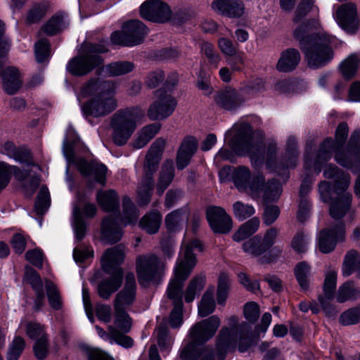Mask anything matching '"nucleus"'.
Returning <instances> with one entry per match:
<instances>
[{"mask_svg": "<svg viewBox=\"0 0 360 360\" xmlns=\"http://www.w3.org/2000/svg\"><path fill=\"white\" fill-rule=\"evenodd\" d=\"M162 221V215L158 211H152L144 215L140 222L139 226L148 233L153 234L160 229Z\"/></svg>", "mask_w": 360, "mask_h": 360, "instance_id": "obj_36", "label": "nucleus"}, {"mask_svg": "<svg viewBox=\"0 0 360 360\" xmlns=\"http://www.w3.org/2000/svg\"><path fill=\"white\" fill-rule=\"evenodd\" d=\"M337 271L330 270L327 272L323 284V293L328 299L334 297V290L336 288Z\"/></svg>", "mask_w": 360, "mask_h": 360, "instance_id": "obj_55", "label": "nucleus"}, {"mask_svg": "<svg viewBox=\"0 0 360 360\" xmlns=\"http://www.w3.org/2000/svg\"><path fill=\"white\" fill-rule=\"evenodd\" d=\"M136 300V281L132 273L127 274L124 288L119 292L114 301V309L126 310Z\"/></svg>", "mask_w": 360, "mask_h": 360, "instance_id": "obj_22", "label": "nucleus"}, {"mask_svg": "<svg viewBox=\"0 0 360 360\" xmlns=\"http://www.w3.org/2000/svg\"><path fill=\"white\" fill-rule=\"evenodd\" d=\"M134 68V65L131 62L118 61L108 65L106 71L110 76H120L131 72Z\"/></svg>", "mask_w": 360, "mask_h": 360, "instance_id": "obj_47", "label": "nucleus"}, {"mask_svg": "<svg viewBox=\"0 0 360 360\" xmlns=\"http://www.w3.org/2000/svg\"><path fill=\"white\" fill-rule=\"evenodd\" d=\"M205 285V276L202 274L196 276L189 282L185 293L184 298L186 302H191L195 299L198 292L202 290Z\"/></svg>", "mask_w": 360, "mask_h": 360, "instance_id": "obj_41", "label": "nucleus"}, {"mask_svg": "<svg viewBox=\"0 0 360 360\" xmlns=\"http://www.w3.org/2000/svg\"><path fill=\"white\" fill-rule=\"evenodd\" d=\"M155 333L161 351L169 349L173 342V339L168 335L167 328L165 326H160L156 328Z\"/></svg>", "mask_w": 360, "mask_h": 360, "instance_id": "obj_54", "label": "nucleus"}, {"mask_svg": "<svg viewBox=\"0 0 360 360\" xmlns=\"http://www.w3.org/2000/svg\"><path fill=\"white\" fill-rule=\"evenodd\" d=\"M140 13L143 18L157 22H165L172 15L169 6L158 0L144 2L141 6Z\"/></svg>", "mask_w": 360, "mask_h": 360, "instance_id": "obj_19", "label": "nucleus"}, {"mask_svg": "<svg viewBox=\"0 0 360 360\" xmlns=\"http://www.w3.org/2000/svg\"><path fill=\"white\" fill-rule=\"evenodd\" d=\"M124 259V248L122 245L109 248L104 252L101 259L102 268L104 271L110 274L111 277L103 280L98 285V292L101 298L108 300L111 294L120 287L123 271L120 265Z\"/></svg>", "mask_w": 360, "mask_h": 360, "instance_id": "obj_8", "label": "nucleus"}, {"mask_svg": "<svg viewBox=\"0 0 360 360\" xmlns=\"http://www.w3.org/2000/svg\"><path fill=\"white\" fill-rule=\"evenodd\" d=\"M233 212L236 218L243 221L253 215L255 210L252 205L237 201L233 205Z\"/></svg>", "mask_w": 360, "mask_h": 360, "instance_id": "obj_51", "label": "nucleus"}, {"mask_svg": "<svg viewBox=\"0 0 360 360\" xmlns=\"http://www.w3.org/2000/svg\"><path fill=\"white\" fill-rule=\"evenodd\" d=\"M220 325V319L215 315L195 323L189 330V341L180 351V356L184 360H213V351L200 345L212 338Z\"/></svg>", "mask_w": 360, "mask_h": 360, "instance_id": "obj_6", "label": "nucleus"}, {"mask_svg": "<svg viewBox=\"0 0 360 360\" xmlns=\"http://www.w3.org/2000/svg\"><path fill=\"white\" fill-rule=\"evenodd\" d=\"M122 207L123 216L120 224L117 223V219L112 215L103 219L101 224V238L103 240L109 243H117L122 236V228L127 224L136 222L139 214L134 203L129 198H123Z\"/></svg>", "mask_w": 360, "mask_h": 360, "instance_id": "obj_10", "label": "nucleus"}, {"mask_svg": "<svg viewBox=\"0 0 360 360\" xmlns=\"http://www.w3.org/2000/svg\"><path fill=\"white\" fill-rule=\"evenodd\" d=\"M312 31L309 22L294 30V37L300 41V48L304 53L307 65L318 69L326 65L333 58L331 49L333 37L326 33L309 34Z\"/></svg>", "mask_w": 360, "mask_h": 360, "instance_id": "obj_3", "label": "nucleus"}, {"mask_svg": "<svg viewBox=\"0 0 360 360\" xmlns=\"http://www.w3.org/2000/svg\"><path fill=\"white\" fill-rule=\"evenodd\" d=\"M160 160V159L151 157V155L149 156L147 154L146 155L145 176L137 189L139 203L141 205H146L150 200L153 189L152 175L156 172Z\"/></svg>", "mask_w": 360, "mask_h": 360, "instance_id": "obj_17", "label": "nucleus"}, {"mask_svg": "<svg viewBox=\"0 0 360 360\" xmlns=\"http://www.w3.org/2000/svg\"><path fill=\"white\" fill-rule=\"evenodd\" d=\"M187 217V212L183 209H179L168 214L165 217V224L169 231H175Z\"/></svg>", "mask_w": 360, "mask_h": 360, "instance_id": "obj_44", "label": "nucleus"}, {"mask_svg": "<svg viewBox=\"0 0 360 360\" xmlns=\"http://www.w3.org/2000/svg\"><path fill=\"white\" fill-rule=\"evenodd\" d=\"M96 199L100 207L105 212H114L117 210L119 199L117 194L113 190L98 192Z\"/></svg>", "mask_w": 360, "mask_h": 360, "instance_id": "obj_30", "label": "nucleus"}, {"mask_svg": "<svg viewBox=\"0 0 360 360\" xmlns=\"http://www.w3.org/2000/svg\"><path fill=\"white\" fill-rule=\"evenodd\" d=\"M301 59L300 53L295 49H288L281 53L276 68L281 72L293 70L299 64Z\"/></svg>", "mask_w": 360, "mask_h": 360, "instance_id": "obj_28", "label": "nucleus"}, {"mask_svg": "<svg viewBox=\"0 0 360 360\" xmlns=\"http://www.w3.org/2000/svg\"><path fill=\"white\" fill-rule=\"evenodd\" d=\"M280 215V209L276 205H268L265 207L262 216L263 223L270 226L274 223Z\"/></svg>", "mask_w": 360, "mask_h": 360, "instance_id": "obj_62", "label": "nucleus"}, {"mask_svg": "<svg viewBox=\"0 0 360 360\" xmlns=\"http://www.w3.org/2000/svg\"><path fill=\"white\" fill-rule=\"evenodd\" d=\"M176 99L169 94L158 89L155 91L153 102L148 110V116L151 120H164L170 116L176 106Z\"/></svg>", "mask_w": 360, "mask_h": 360, "instance_id": "obj_15", "label": "nucleus"}, {"mask_svg": "<svg viewBox=\"0 0 360 360\" xmlns=\"http://www.w3.org/2000/svg\"><path fill=\"white\" fill-rule=\"evenodd\" d=\"M207 219L212 230L215 233H227L232 229V219L222 207L207 208Z\"/></svg>", "mask_w": 360, "mask_h": 360, "instance_id": "obj_20", "label": "nucleus"}, {"mask_svg": "<svg viewBox=\"0 0 360 360\" xmlns=\"http://www.w3.org/2000/svg\"><path fill=\"white\" fill-rule=\"evenodd\" d=\"M359 64L360 60L358 56L352 54L341 63L340 69L345 78L350 79L356 75Z\"/></svg>", "mask_w": 360, "mask_h": 360, "instance_id": "obj_42", "label": "nucleus"}, {"mask_svg": "<svg viewBox=\"0 0 360 360\" xmlns=\"http://www.w3.org/2000/svg\"><path fill=\"white\" fill-rule=\"evenodd\" d=\"M50 196L49 191L45 187H41L35 202L34 208L38 214H43L49 205Z\"/></svg>", "mask_w": 360, "mask_h": 360, "instance_id": "obj_56", "label": "nucleus"}, {"mask_svg": "<svg viewBox=\"0 0 360 360\" xmlns=\"http://www.w3.org/2000/svg\"><path fill=\"white\" fill-rule=\"evenodd\" d=\"M214 100L219 107L225 110H233L245 101V98L243 96L240 90L228 88L219 92Z\"/></svg>", "mask_w": 360, "mask_h": 360, "instance_id": "obj_24", "label": "nucleus"}, {"mask_svg": "<svg viewBox=\"0 0 360 360\" xmlns=\"http://www.w3.org/2000/svg\"><path fill=\"white\" fill-rule=\"evenodd\" d=\"M115 90L116 84L112 80H89L80 91L83 97H91L82 107L84 114L100 117L112 112L117 107Z\"/></svg>", "mask_w": 360, "mask_h": 360, "instance_id": "obj_4", "label": "nucleus"}, {"mask_svg": "<svg viewBox=\"0 0 360 360\" xmlns=\"http://www.w3.org/2000/svg\"><path fill=\"white\" fill-rule=\"evenodd\" d=\"M264 89L265 86L263 79L261 78H255L244 83L240 89V91L246 100L262 92Z\"/></svg>", "mask_w": 360, "mask_h": 360, "instance_id": "obj_40", "label": "nucleus"}, {"mask_svg": "<svg viewBox=\"0 0 360 360\" xmlns=\"http://www.w3.org/2000/svg\"><path fill=\"white\" fill-rule=\"evenodd\" d=\"M148 30L145 25L138 20L124 23L122 32H114L111 34V41L114 44L133 46L141 44Z\"/></svg>", "mask_w": 360, "mask_h": 360, "instance_id": "obj_13", "label": "nucleus"}, {"mask_svg": "<svg viewBox=\"0 0 360 360\" xmlns=\"http://www.w3.org/2000/svg\"><path fill=\"white\" fill-rule=\"evenodd\" d=\"M243 312L246 320L250 323H254L259 316V307L255 302H248L244 306Z\"/></svg>", "mask_w": 360, "mask_h": 360, "instance_id": "obj_60", "label": "nucleus"}, {"mask_svg": "<svg viewBox=\"0 0 360 360\" xmlns=\"http://www.w3.org/2000/svg\"><path fill=\"white\" fill-rule=\"evenodd\" d=\"M67 27L65 14L63 12L56 13L52 15L41 27V30L49 36L57 34Z\"/></svg>", "mask_w": 360, "mask_h": 360, "instance_id": "obj_33", "label": "nucleus"}, {"mask_svg": "<svg viewBox=\"0 0 360 360\" xmlns=\"http://www.w3.org/2000/svg\"><path fill=\"white\" fill-rule=\"evenodd\" d=\"M197 148L198 141L195 137L188 136L183 139L176 154V163L178 169L181 170L189 164Z\"/></svg>", "mask_w": 360, "mask_h": 360, "instance_id": "obj_25", "label": "nucleus"}, {"mask_svg": "<svg viewBox=\"0 0 360 360\" xmlns=\"http://www.w3.org/2000/svg\"><path fill=\"white\" fill-rule=\"evenodd\" d=\"M84 53L72 58L68 65V71L74 75L83 76L92 71L103 62L98 53H105L108 48L105 44H86Z\"/></svg>", "mask_w": 360, "mask_h": 360, "instance_id": "obj_12", "label": "nucleus"}, {"mask_svg": "<svg viewBox=\"0 0 360 360\" xmlns=\"http://www.w3.org/2000/svg\"><path fill=\"white\" fill-rule=\"evenodd\" d=\"M339 321L344 326L356 324L360 321V311L357 308L349 309L340 316Z\"/></svg>", "mask_w": 360, "mask_h": 360, "instance_id": "obj_59", "label": "nucleus"}, {"mask_svg": "<svg viewBox=\"0 0 360 360\" xmlns=\"http://www.w3.org/2000/svg\"><path fill=\"white\" fill-rule=\"evenodd\" d=\"M232 181L240 192L248 193L250 195H257L262 191L263 175L256 174L252 175L250 169L243 165L235 167L231 175Z\"/></svg>", "mask_w": 360, "mask_h": 360, "instance_id": "obj_14", "label": "nucleus"}, {"mask_svg": "<svg viewBox=\"0 0 360 360\" xmlns=\"http://www.w3.org/2000/svg\"><path fill=\"white\" fill-rule=\"evenodd\" d=\"M262 191L257 195H252L254 198L262 197L266 201H274L279 198L282 193V186L278 181L273 180L265 183L263 176Z\"/></svg>", "mask_w": 360, "mask_h": 360, "instance_id": "obj_34", "label": "nucleus"}, {"mask_svg": "<svg viewBox=\"0 0 360 360\" xmlns=\"http://www.w3.org/2000/svg\"><path fill=\"white\" fill-rule=\"evenodd\" d=\"M1 153L18 162L34 165L30 153L27 150L16 148L12 142H6L1 148Z\"/></svg>", "mask_w": 360, "mask_h": 360, "instance_id": "obj_32", "label": "nucleus"}, {"mask_svg": "<svg viewBox=\"0 0 360 360\" xmlns=\"http://www.w3.org/2000/svg\"><path fill=\"white\" fill-rule=\"evenodd\" d=\"M165 268V262L154 254L139 255L136 259L137 278L143 287L159 283Z\"/></svg>", "mask_w": 360, "mask_h": 360, "instance_id": "obj_11", "label": "nucleus"}, {"mask_svg": "<svg viewBox=\"0 0 360 360\" xmlns=\"http://www.w3.org/2000/svg\"><path fill=\"white\" fill-rule=\"evenodd\" d=\"M49 8V4L46 1L34 4L27 13V20L30 23L39 22L46 15Z\"/></svg>", "mask_w": 360, "mask_h": 360, "instance_id": "obj_48", "label": "nucleus"}, {"mask_svg": "<svg viewBox=\"0 0 360 360\" xmlns=\"http://www.w3.org/2000/svg\"><path fill=\"white\" fill-rule=\"evenodd\" d=\"M25 346V340L22 338H15L8 352L7 360H18Z\"/></svg>", "mask_w": 360, "mask_h": 360, "instance_id": "obj_58", "label": "nucleus"}, {"mask_svg": "<svg viewBox=\"0 0 360 360\" xmlns=\"http://www.w3.org/2000/svg\"><path fill=\"white\" fill-rule=\"evenodd\" d=\"M26 333L29 338L38 340L42 337H46L44 326L36 322H28L26 324Z\"/></svg>", "mask_w": 360, "mask_h": 360, "instance_id": "obj_63", "label": "nucleus"}, {"mask_svg": "<svg viewBox=\"0 0 360 360\" xmlns=\"http://www.w3.org/2000/svg\"><path fill=\"white\" fill-rule=\"evenodd\" d=\"M259 224V219L258 217H252L240 226L233 236V240L240 242L248 238L258 230Z\"/></svg>", "mask_w": 360, "mask_h": 360, "instance_id": "obj_38", "label": "nucleus"}, {"mask_svg": "<svg viewBox=\"0 0 360 360\" xmlns=\"http://www.w3.org/2000/svg\"><path fill=\"white\" fill-rule=\"evenodd\" d=\"M238 321L236 316H231L228 320L230 328L223 327L219 331L216 343L219 360H223L226 354L236 347L238 339V349L242 352L246 351L252 343L251 337L249 335L251 326L246 322L238 325Z\"/></svg>", "mask_w": 360, "mask_h": 360, "instance_id": "obj_7", "label": "nucleus"}, {"mask_svg": "<svg viewBox=\"0 0 360 360\" xmlns=\"http://www.w3.org/2000/svg\"><path fill=\"white\" fill-rule=\"evenodd\" d=\"M211 8L217 14L232 18H240L245 13L241 0H214Z\"/></svg>", "mask_w": 360, "mask_h": 360, "instance_id": "obj_23", "label": "nucleus"}, {"mask_svg": "<svg viewBox=\"0 0 360 360\" xmlns=\"http://www.w3.org/2000/svg\"><path fill=\"white\" fill-rule=\"evenodd\" d=\"M340 27L348 33H355L359 27V18L356 6L349 2L339 6L334 14Z\"/></svg>", "mask_w": 360, "mask_h": 360, "instance_id": "obj_18", "label": "nucleus"}, {"mask_svg": "<svg viewBox=\"0 0 360 360\" xmlns=\"http://www.w3.org/2000/svg\"><path fill=\"white\" fill-rule=\"evenodd\" d=\"M46 290L50 306L54 309H60L62 307V301L56 286L52 282L47 281Z\"/></svg>", "mask_w": 360, "mask_h": 360, "instance_id": "obj_50", "label": "nucleus"}, {"mask_svg": "<svg viewBox=\"0 0 360 360\" xmlns=\"http://www.w3.org/2000/svg\"><path fill=\"white\" fill-rule=\"evenodd\" d=\"M310 266L305 262H299L294 269V274L299 285L303 290H307L310 283Z\"/></svg>", "mask_w": 360, "mask_h": 360, "instance_id": "obj_39", "label": "nucleus"}, {"mask_svg": "<svg viewBox=\"0 0 360 360\" xmlns=\"http://www.w3.org/2000/svg\"><path fill=\"white\" fill-rule=\"evenodd\" d=\"M354 240H360V227H356L351 236ZM358 256V252L356 250L349 251L345 258L344 266L342 268L343 275L348 276L352 272L356 271L360 278V259L356 264V259Z\"/></svg>", "mask_w": 360, "mask_h": 360, "instance_id": "obj_27", "label": "nucleus"}, {"mask_svg": "<svg viewBox=\"0 0 360 360\" xmlns=\"http://www.w3.org/2000/svg\"><path fill=\"white\" fill-rule=\"evenodd\" d=\"M229 285L228 275L224 273L221 274L219 277L217 288V302L219 304H224L228 296Z\"/></svg>", "mask_w": 360, "mask_h": 360, "instance_id": "obj_52", "label": "nucleus"}, {"mask_svg": "<svg viewBox=\"0 0 360 360\" xmlns=\"http://www.w3.org/2000/svg\"><path fill=\"white\" fill-rule=\"evenodd\" d=\"M200 50L208 59L210 63L217 68L219 63L221 60V57L218 53L214 50L213 44L207 41H203L200 45Z\"/></svg>", "mask_w": 360, "mask_h": 360, "instance_id": "obj_53", "label": "nucleus"}, {"mask_svg": "<svg viewBox=\"0 0 360 360\" xmlns=\"http://www.w3.org/2000/svg\"><path fill=\"white\" fill-rule=\"evenodd\" d=\"M259 224V219L258 217H252L240 226L233 236V240L240 242L248 238L258 230Z\"/></svg>", "mask_w": 360, "mask_h": 360, "instance_id": "obj_37", "label": "nucleus"}, {"mask_svg": "<svg viewBox=\"0 0 360 360\" xmlns=\"http://www.w3.org/2000/svg\"><path fill=\"white\" fill-rule=\"evenodd\" d=\"M202 245L198 240L183 243L174 268V276L167 288V297L173 301L174 308L169 316V324L172 328L179 327L183 321L182 288L196 265L197 259L194 251L202 252Z\"/></svg>", "mask_w": 360, "mask_h": 360, "instance_id": "obj_1", "label": "nucleus"}, {"mask_svg": "<svg viewBox=\"0 0 360 360\" xmlns=\"http://www.w3.org/2000/svg\"><path fill=\"white\" fill-rule=\"evenodd\" d=\"M144 114L139 107L117 110L111 117L112 139L117 146L124 145L136 128L138 118Z\"/></svg>", "mask_w": 360, "mask_h": 360, "instance_id": "obj_9", "label": "nucleus"}, {"mask_svg": "<svg viewBox=\"0 0 360 360\" xmlns=\"http://www.w3.org/2000/svg\"><path fill=\"white\" fill-rule=\"evenodd\" d=\"M243 251L252 256L258 257L266 252L261 243V236L257 235L243 244Z\"/></svg>", "mask_w": 360, "mask_h": 360, "instance_id": "obj_46", "label": "nucleus"}, {"mask_svg": "<svg viewBox=\"0 0 360 360\" xmlns=\"http://www.w3.org/2000/svg\"><path fill=\"white\" fill-rule=\"evenodd\" d=\"M108 329L111 332L112 335V340L117 344L126 348H129L133 346V340L129 336L125 335L124 334V333L117 330L112 326H109Z\"/></svg>", "mask_w": 360, "mask_h": 360, "instance_id": "obj_57", "label": "nucleus"}, {"mask_svg": "<svg viewBox=\"0 0 360 360\" xmlns=\"http://www.w3.org/2000/svg\"><path fill=\"white\" fill-rule=\"evenodd\" d=\"M236 134L231 141L233 150L240 155H248L252 165L259 169L264 163V154L266 153V165L271 167V161L275 158L277 146L272 141L268 144L265 150L262 141H255L253 132L249 124L243 123L235 127Z\"/></svg>", "mask_w": 360, "mask_h": 360, "instance_id": "obj_5", "label": "nucleus"}, {"mask_svg": "<svg viewBox=\"0 0 360 360\" xmlns=\"http://www.w3.org/2000/svg\"><path fill=\"white\" fill-rule=\"evenodd\" d=\"M214 287L210 286L203 294L198 304V314L200 316L205 317L214 311L216 307L214 298Z\"/></svg>", "mask_w": 360, "mask_h": 360, "instance_id": "obj_35", "label": "nucleus"}, {"mask_svg": "<svg viewBox=\"0 0 360 360\" xmlns=\"http://www.w3.org/2000/svg\"><path fill=\"white\" fill-rule=\"evenodd\" d=\"M278 233L279 230L278 229L271 227L268 229L264 233L263 238H261L262 247L266 251L269 250L275 243Z\"/></svg>", "mask_w": 360, "mask_h": 360, "instance_id": "obj_64", "label": "nucleus"}, {"mask_svg": "<svg viewBox=\"0 0 360 360\" xmlns=\"http://www.w3.org/2000/svg\"><path fill=\"white\" fill-rule=\"evenodd\" d=\"M115 309V321L114 326L119 331L122 333H128L131 327V319L126 310L120 309Z\"/></svg>", "mask_w": 360, "mask_h": 360, "instance_id": "obj_43", "label": "nucleus"}, {"mask_svg": "<svg viewBox=\"0 0 360 360\" xmlns=\"http://www.w3.org/2000/svg\"><path fill=\"white\" fill-rule=\"evenodd\" d=\"M63 150L67 160L69 162H75L77 169L82 175L89 176L93 174L96 181L101 185H105L108 171L105 165L95 160H93L91 162H88L84 159H78L75 160L72 148L69 145L65 146Z\"/></svg>", "mask_w": 360, "mask_h": 360, "instance_id": "obj_16", "label": "nucleus"}, {"mask_svg": "<svg viewBox=\"0 0 360 360\" xmlns=\"http://www.w3.org/2000/svg\"><path fill=\"white\" fill-rule=\"evenodd\" d=\"M161 124L155 122L143 127L138 133L133 142L134 148H143L160 130Z\"/></svg>", "mask_w": 360, "mask_h": 360, "instance_id": "obj_29", "label": "nucleus"}, {"mask_svg": "<svg viewBox=\"0 0 360 360\" xmlns=\"http://www.w3.org/2000/svg\"><path fill=\"white\" fill-rule=\"evenodd\" d=\"M358 295V292L353 282H345L338 290L336 297L337 301L343 303L349 300L355 298Z\"/></svg>", "mask_w": 360, "mask_h": 360, "instance_id": "obj_49", "label": "nucleus"}, {"mask_svg": "<svg viewBox=\"0 0 360 360\" xmlns=\"http://www.w3.org/2000/svg\"><path fill=\"white\" fill-rule=\"evenodd\" d=\"M3 77L4 88L7 94H15L21 86V80L18 70L13 67H8L4 70L0 63V76Z\"/></svg>", "mask_w": 360, "mask_h": 360, "instance_id": "obj_26", "label": "nucleus"}, {"mask_svg": "<svg viewBox=\"0 0 360 360\" xmlns=\"http://www.w3.org/2000/svg\"><path fill=\"white\" fill-rule=\"evenodd\" d=\"M174 176V167L173 161L167 160L162 165L160 173L159 181L157 185V191L161 195L165 190L169 186Z\"/></svg>", "mask_w": 360, "mask_h": 360, "instance_id": "obj_31", "label": "nucleus"}, {"mask_svg": "<svg viewBox=\"0 0 360 360\" xmlns=\"http://www.w3.org/2000/svg\"><path fill=\"white\" fill-rule=\"evenodd\" d=\"M49 54V43L47 39H41L35 44V56L37 62L43 63Z\"/></svg>", "mask_w": 360, "mask_h": 360, "instance_id": "obj_61", "label": "nucleus"}, {"mask_svg": "<svg viewBox=\"0 0 360 360\" xmlns=\"http://www.w3.org/2000/svg\"><path fill=\"white\" fill-rule=\"evenodd\" d=\"M323 176L326 179H334V184L332 186L326 181L320 182V197L324 202H331L329 208L330 216L335 219H341L349 210L352 202V195L347 192L350 176L333 165L326 167Z\"/></svg>", "mask_w": 360, "mask_h": 360, "instance_id": "obj_2", "label": "nucleus"}, {"mask_svg": "<svg viewBox=\"0 0 360 360\" xmlns=\"http://www.w3.org/2000/svg\"><path fill=\"white\" fill-rule=\"evenodd\" d=\"M345 225L342 222L333 229L322 230L319 236L318 245L319 250L323 253L332 252L337 242L345 239Z\"/></svg>", "mask_w": 360, "mask_h": 360, "instance_id": "obj_21", "label": "nucleus"}, {"mask_svg": "<svg viewBox=\"0 0 360 360\" xmlns=\"http://www.w3.org/2000/svg\"><path fill=\"white\" fill-rule=\"evenodd\" d=\"M296 139L293 136L288 138L286 144L284 166L286 168H293L297 162V152L296 150Z\"/></svg>", "mask_w": 360, "mask_h": 360, "instance_id": "obj_45", "label": "nucleus"}]
</instances>
